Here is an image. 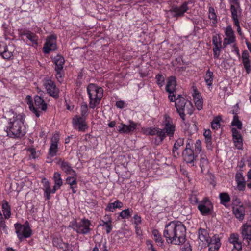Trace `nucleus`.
I'll return each instance as SVG.
<instances>
[{"mask_svg":"<svg viewBox=\"0 0 251 251\" xmlns=\"http://www.w3.org/2000/svg\"><path fill=\"white\" fill-rule=\"evenodd\" d=\"M186 227L179 221H172L165 225L163 236L168 243L182 245L186 239Z\"/></svg>","mask_w":251,"mask_h":251,"instance_id":"nucleus-1","label":"nucleus"},{"mask_svg":"<svg viewBox=\"0 0 251 251\" xmlns=\"http://www.w3.org/2000/svg\"><path fill=\"white\" fill-rule=\"evenodd\" d=\"M25 117L24 114H16L9 119L5 130L9 137L18 138L23 137L25 134Z\"/></svg>","mask_w":251,"mask_h":251,"instance_id":"nucleus-2","label":"nucleus"},{"mask_svg":"<svg viewBox=\"0 0 251 251\" xmlns=\"http://www.w3.org/2000/svg\"><path fill=\"white\" fill-rule=\"evenodd\" d=\"M168 99L171 102H175L176 112L184 122L185 120V111L190 115L193 113L194 108L191 102L187 101L181 95H170Z\"/></svg>","mask_w":251,"mask_h":251,"instance_id":"nucleus-3","label":"nucleus"},{"mask_svg":"<svg viewBox=\"0 0 251 251\" xmlns=\"http://www.w3.org/2000/svg\"><path fill=\"white\" fill-rule=\"evenodd\" d=\"M87 91L89 98V106L94 109L99 105L103 97V89L95 84H90L87 88Z\"/></svg>","mask_w":251,"mask_h":251,"instance_id":"nucleus-4","label":"nucleus"},{"mask_svg":"<svg viewBox=\"0 0 251 251\" xmlns=\"http://www.w3.org/2000/svg\"><path fill=\"white\" fill-rule=\"evenodd\" d=\"M91 226V222L89 220L85 218L81 219L79 222L73 221L71 223L69 227L72 228L74 231L77 233L86 235L90 233L92 229L90 228Z\"/></svg>","mask_w":251,"mask_h":251,"instance_id":"nucleus-5","label":"nucleus"},{"mask_svg":"<svg viewBox=\"0 0 251 251\" xmlns=\"http://www.w3.org/2000/svg\"><path fill=\"white\" fill-rule=\"evenodd\" d=\"M14 227L17 237L21 242L25 239L30 237L32 234V231L27 221L24 224L16 223L14 224Z\"/></svg>","mask_w":251,"mask_h":251,"instance_id":"nucleus-6","label":"nucleus"},{"mask_svg":"<svg viewBox=\"0 0 251 251\" xmlns=\"http://www.w3.org/2000/svg\"><path fill=\"white\" fill-rule=\"evenodd\" d=\"M164 119L163 121V131L167 136L170 138L174 136L176 131V125L173 123L172 119L168 115H164Z\"/></svg>","mask_w":251,"mask_h":251,"instance_id":"nucleus-7","label":"nucleus"},{"mask_svg":"<svg viewBox=\"0 0 251 251\" xmlns=\"http://www.w3.org/2000/svg\"><path fill=\"white\" fill-rule=\"evenodd\" d=\"M53 62L55 64L56 77L60 81V79L62 78L64 74L63 68L65 63V59L62 56L58 54L54 57Z\"/></svg>","mask_w":251,"mask_h":251,"instance_id":"nucleus-8","label":"nucleus"},{"mask_svg":"<svg viewBox=\"0 0 251 251\" xmlns=\"http://www.w3.org/2000/svg\"><path fill=\"white\" fill-rule=\"evenodd\" d=\"M86 119L80 116H75L72 119L73 127L79 131L85 132L88 128Z\"/></svg>","mask_w":251,"mask_h":251,"instance_id":"nucleus-9","label":"nucleus"},{"mask_svg":"<svg viewBox=\"0 0 251 251\" xmlns=\"http://www.w3.org/2000/svg\"><path fill=\"white\" fill-rule=\"evenodd\" d=\"M56 39L55 35H50L47 37L43 48L45 53H49L50 51L55 50L57 49Z\"/></svg>","mask_w":251,"mask_h":251,"instance_id":"nucleus-10","label":"nucleus"},{"mask_svg":"<svg viewBox=\"0 0 251 251\" xmlns=\"http://www.w3.org/2000/svg\"><path fill=\"white\" fill-rule=\"evenodd\" d=\"M189 10V7H186V4H182L180 6L173 5L169 10L173 17L177 19L183 17L185 13Z\"/></svg>","mask_w":251,"mask_h":251,"instance_id":"nucleus-11","label":"nucleus"},{"mask_svg":"<svg viewBox=\"0 0 251 251\" xmlns=\"http://www.w3.org/2000/svg\"><path fill=\"white\" fill-rule=\"evenodd\" d=\"M129 125H127L123 123L117 127L118 132L122 134H130L136 129L137 125L132 120L129 121Z\"/></svg>","mask_w":251,"mask_h":251,"instance_id":"nucleus-12","label":"nucleus"},{"mask_svg":"<svg viewBox=\"0 0 251 251\" xmlns=\"http://www.w3.org/2000/svg\"><path fill=\"white\" fill-rule=\"evenodd\" d=\"M225 37L223 41V47L226 48L227 45L234 43L236 41L234 32L230 25L227 26L224 29Z\"/></svg>","mask_w":251,"mask_h":251,"instance_id":"nucleus-13","label":"nucleus"},{"mask_svg":"<svg viewBox=\"0 0 251 251\" xmlns=\"http://www.w3.org/2000/svg\"><path fill=\"white\" fill-rule=\"evenodd\" d=\"M198 209L202 215H207L212 210L213 205L207 198H205L199 203Z\"/></svg>","mask_w":251,"mask_h":251,"instance_id":"nucleus-14","label":"nucleus"},{"mask_svg":"<svg viewBox=\"0 0 251 251\" xmlns=\"http://www.w3.org/2000/svg\"><path fill=\"white\" fill-rule=\"evenodd\" d=\"M44 86L50 96L54 98L58 97L59 90L52 80L49 79H44Z\"/></svg>","mask_w":251,"mask_h":251,"instance_id":"nucleus-15","label":"nucleus"},{"mask_svg":"<svg viewBox=\"0 0 251 251\" xmlns=\"http://www.w3.org/2000/svg\"><path fill=\"white\" fill-rule=\"evenodd\" d=\"M53 246L62 250L63 251H73V245L63 242L61 237H54L52 239Z\"/></svg>","mask_w":251,"mask_h":251,"instance_id":"nucleus-16","label":"nucleus"},{"mask_svg":"<svg viewBox=\"0 0 251 251\" xmlns=\"http://www.w3.org/2000/svg\"><path fill=\"white\" fill-rule=\"evenodd\" d=\"M183 160L187 164H190L191 166H194V162L196 160L197 155L194 152L193 150L185 149L182 153Z\"/></svg>","mask_w":251,"mask_h":251,"instance_id":"nucleus-17","label":"nucleus"},{"mask_svg":"<svg viewBox=\"0 0 251 251\" xmlns=\"http://www.w3.org/2000/svg\"><path fill=\"white\" fill-rule=\"evenodd\" d=\"M241 234L243 241L248 245L251 241V225L249 224H244L241 227Z\"/></svg>","mask_w":251,"mask_h":251,"instance_id":"nucleus-18","label":"nucleus"},{"mask_svg":"<svg viewBox=\"0 0 251 251\" xmlns=\"http://www.w3.org/2000/svg\"><path fill=\"white\" fill-rule=\"evenodd\" d=\"M59 140V136L58 134H54L51 139L50 147L49 150V154L50 157L56 155L58 152V143Z\"/></svg>","mask_w":251,"mask_h":251,"instance_id":"nucleus-19","label":"nucleus"},{"mask_svg":"<svg viewBox=\"0 0 251 251\" xmlns=\"http://www.w3.org/2000/svg\"><path fill=\"white\" fill-rule=\"evenodd\" d=\"M61 170L63 171L67 175H73L74 176H76L75 171L73 169L71 164L63 160L59 159L57 162Z\"/></svg>","mask_w":251,"mask_h":251,"instance_id":"nucleus-20","label":"nucleus"},{"mask_svg":"<svg viewBox=\"0 0 251 251\" xmlns=\"http://www.w3.org/2000/svg\"><path fill=\"white\" fill-rule=\"evenodd\" d=\"M176 79L175 76H170L167 79V83L166 84L165 89L169 93L168 96L170 95H176Z\"/></svg>","mask_w":251,"mask_h":251,"instance_id":"nucleus-21","label":"nucleus"},{"mask_svg":"<svg viewBox=\"0 0 251 251\" xmlns=\"http://www.w3.org/2000/svg\"><path fill=\"white\" fill-rule=\"evenodd\" d=\"M41 183L43 184L44 190V196L46 199L49 200L50 199V193H52L53 189L50 188V182L46 178H43L41 180Z\"/></svg>","mask_w":251,"mask_h":251,"instance_id":"nucleus-22","label":"nucleus"},{"mask_svg":"<svg viewBox=\"0 0 251 251\" xmlns=\"http://www.w3.org/2000/svg\"><path fill=\"white\" fill-rule=\"evenodd\" d=\"M153 135H156L157 137L155 138V143L156 145H159L162 143L164 139L167 137L163 128L154 127Z\"/></svg>","mask_w":251,"mask_h":251,"instance_id":"nucleus-23","label":"nucleus"},{"mask_svg":"<svg viewBox=\"0 0 251 251\" xmlns=\"http://www.w3.org/2000/svg\"><path fill=\"white\" fill-rule=\"evenodd\" d=\"M233 140L235 146L239 149H241L242 146V139L239 132L235 128L231 129Z\"/></svg>","mask_w":251,"mask_h":251,"instance_id":"nucleus-24","label":"nucleus"},{"mask_svg":"<svg viewBox=\"0 0 251 251\" xmlns=\"http://www.w3.org/2000/svg\"><path fill=\"white\" fill-rule=\"evenodd\" d=\"M233 213L236 218L242 220L245 216V208L242 205H234L232 207Z\"/></svg>","mask_w":251,"mask_h":251,"instance_id":"nucleus-25","label":"nucleus"},{"mask_svg":"<svg viewBox=\"0 0 251 251\" xmlns=\"http://www.w3.org/2000/svg\"><path fill=\"white\" fill-rule=\"evenodd\" d=\"M53 180L54 182V185L53 187L52 193H55L56 191L61 187L63 184V180L61 177V174L58 172L54 173Z\"/></svg>","mask_w":251,"mask_h":251,"instance_id":"nucleus-26","label":"nucleus"},{"mask_svg":"<svg viewBox=\"0 0 251 251\" xmlns=\"http://www.w3.org/2000/svg\"><path fill=\"white\" fill-rule=\"evenodd\" d=\"M235 180L237 184V188L240 191L244 189L246 185V181L241 172H237L235 175Z\"/></svg>","mask_w":251,"mask_h":251,"instance_id":"nucleus-27","label":"nucleus"},{"mask_svg":"<svg viewBox=\"0 0 251 251\" xmlns=\"http://www.w3.org/2000/svg\"><path fill=\"white\" fill-rule=\"evenodd\" d=\"M242 63L248 74H249L251 71L250 62L249 59V53L246 50H244L242 54Z\"/></svg>","mask_w":251,"mask_h":251,"instance_id":"nucleus-28","label":"nucleus"},{"mask_svg":"<svg viewBox=\"0 0 251 251\" xmlns=\"http://www.w3.org/2000/svg\"><path fill=\"white\" fill-rule=\"evenodd\" d=\"M34 103L35 106L43 111H45L47 108V104L44 99L40 96L36 95L34 97Z\"/></svg>","mask_w":251,"mask_h":251,"instance_id":"nucleus-29","label":"nucleus"},{"mask_svg":"<svg viewBox=\"0 0 251 251\" xmlns=\"http://www.w3.org/2000/svg\"><path fill=\"white\" fill-rule=\"evenodd\" d=\"M184 138H179L175 142L172 150L173 156L176 157L179 153L177 151L179 148L184 145Z\"/></svg>","mask_w":251,"mask_h":251,"instance_id":"nucleus-30","label":"nucleus"},{"mask_svg":"<svg viewBox=\"0 0 251 251\" xmlns=\"http://www.w3.org/2000/svg\"><path fill=\"white\" fill-rule=\"evenodd\" d=\"M2 210L4 217L9 219L11 216V207L6 200L2 201Z\"/></svg>","mask_w":251,"mask_h":251,"instance_id":"nucleus-31","label":"nucleus"},{"mask_svg":"<svg viewBox=\"0 0 251 251\" xmlns=\"http://www.w3.org/2000/svg\"><path fill=\"white\" fill-rule=\"evenodd\" d=\"M209 161L206 156L205 154H201L200 160V167L201 169V172L203 173L205 170L208 169Z\"/></svg>","mask_w":251,"mask_h":251,"instance_id":"nucleus-32","label":"nucleus"},{"mask_svg":"<svg viewBox=\"0 0 251 251\" xmlns=\"http://www.w3.org/2000/svg\"><path fill=\"white\" fill-rule=\"evenodd\" d=\"M0 55L5 59H10L13 56L12 52L8 49L7 45H2V49L0 50Z\"/></svg>","mask_w":251,"mask_h":251,"instance_id":"nucleus-33","label":"nucleus"},{"mask_svg":"<svg viewBox=\"0 0 251 251\" xmlns=\"http://www.w3.org/2000/svg\"><path fill=\"white\" fill-rule=\"evenodd\" d=\"M209 246H210V250L214 249L215 251H218L221 246L220 238L216 235L213 236L211 239V242Z\"/></svg>","mask_w":251,"mask_h":251,"instance_id":"nucleus-34","label":"nucleus"},{"mask_svg":"<svg viewBox=\"0 0 251 251\" xmlns=\"http://www.w3.org/2000/svg\"><path fill=\"white\" fill-rule=\"evenodd\" d=\"M123 206V204L119 200H116L113 203H109L105 208L107 211L113 212L116 208H121Z\"/></svg>","mask_w":251,"mask_h":251,"instance_id":"nucleus-35","label":"nucleus"},{"mask_svg":"<svg viewBox=\"0 0 251 251\" xmlns=\"http://www.w3.org/2000/svg\"><path fill=\"white\" fill-rule=\"evenodd\" d=\"M239 9V6L238 4L236 6L231 5L230 6V11L231 13V17L234 22V24H238V10Z\"/></svg>","mask_w":251,"mask_h":251,"instance_id":"nucleus-36","label":"nucleus"},{"mask_svg":"<svg viewBox=\"0 0 251 251\" xmlns=\"http://www.w3.org/2000/svg\"><path fill=\"white\" fill-rule=\"evenodd\" d=\"M66 181V183L70 185L73 193H75L77 188L76 179L74 177L69 176L67 177Z\"/></svg>","mask_w":251,"mask_h":251,"instance_id":"nucleus-37","label":"nucleus"},{"mask_svg":"<svg viewBox=\"0 0 251 251\" xmlns=\"http://www.w3.org/2000/svg\"><path fill=\"white\" fill-rule=\"evenodd\" d=\"M199 239L201 242L208 241V234L204 229L200 228L198 230Z\"/></svg>","mask_w":251,"mask_h":251,"instance_id":"nucleus-38","label":"nucleus"},{"mask_svg":"<svg viewBox=\"0 0 251 251\" xmlns=\"http://www.w3.org/2000/svg\"><path fill=\"white\" fill-rule=\"evenodd\" d=\"M26 98L28 99L27 104L29 106V109L33 113L35 114L37 117H39L40 115V111L38 110L33 105L31 100V97L28 95Z\"/></svg>","mask_w":251,"mask_h":251,"instance_id":"nucleus-39","label":"nucleus"},{"mask_svg":"<svg viewBox=\"0 0 251 251\" xmlns=\"http://www.w3.org/2000/svg\"><path fill=\"white\" fill-rule=\"evenodd\" d=\"M204 80L209 87L212 85L213 81V74L209 69L207 71L204 75Z\"/></svg>","mask_w":251,"mask_h":251,"instance_id":"nucleus-40","label":"nucleus"},{"mask_svg":"<svg viewBox=\"0 0 251 251\" xmlns=\"http://www.w3.org/2000/svg\"><path fill=\"white\" fill-rule=\"evenodd\" d=\"M26 37L31 42L33 46L38 45V37L35 33L30 31Z\"/></svg>","mask_w":251,"mask_h":251,"instance_id":"nucleus-41","label":"nucleus"},{"mask_svg":"<svg viewBox=\"0 0 251 251\" xmlns=\"http://www.w3.org/2000/svg\"><path fill=\"white\" fill-rule=\"evenodd\" d=\"M212 43L214 48H222V38L219 34L214 35L212 37Z\"/></svg>","mask_w":251,"mask_h":251,"instance_id":"nucleus-42","label":"nucleus"},{"mask_svg":"<svg viewBox=\"0 0 251 251\" xmlns=\"http://www.w3.org/2000/svg\"><path fill=\"white\" fill-rule=\"evenodd\" d=\"M219 198L221 201V203L225 205L226 203L230 201V197L226 193H221L219 195Z\"/></svg>","mask_w":251,"mask_h":251,"instance_id":"nucleus-43","label":"nucleus"},{"mask_svg":"<svg viewBox=\"0 0 251 251\" xmlns=\"http://www.w3.org/2000/svg\"><path fill=\"white\" fill-rule=\"evenodd\" d=\"M152 235L154 236V239L156 243L162 245L163 243V240L161 234L157 230H153L152 231Z\"/></svg>","mask_w":251,"mask_h":251,"instance_id":"nucleus-44","label":"nucleus"},{"mask_svg":"<svg viewBox=\"0 0 251 251\" xmlns=\"http://www.w3.org/2000/svg\"><path fill=\"white\" fill-rule=\"evenodd\" d=\"M133 212L132 209L127 208L122 211L119 213V216L122 219H128L131 216V213Z\"/></svg>","mask_w":251,"mask_h":251,"instance_id":"nucleus-45","label":"nucleus"},{"mask_svg":"<svg viewBox=\"0 0 251 251\" xmlns=\"http://www.w3.org/2000/svg\"><path fill=\"white\" fill-rule=\"evenodd\" d=\"M222 120L220 116L214 117L211 122V127L214 129H217L220 127V122Z\"/></svg>","mask_w":251,"mask_h":251,"instance_id":"nucleus-46","label":"nucleus"},{"mask_svg":"<svg viewBox=\"0 0 251 251\" xmlns=\"http://www.w3.org/2000/svg\"><path fill=\"white\" fill-rule=\"evenodd\" d=\"M231 126H237L239 129H241L242 127V122L239 120L238 115L233 116V119L231 122Z\"/></svg>","mask_w":251,"mask_h":251,"instance_id":"nucleus-47","label":"nucleus"},{"mask_svg":"<svg viewBox=\"0 0 251 251\" xmlns=\"http://www.w3.org/2000/svg\"><path fill=\"white\" fill-rule=\"evenodd\" d=\"M239 235L237 233H232L228 238V241L230 244H235L236 243H241L239 242Z\"/></svg>","mask_w":251,"mask_h":251,"instance_id":"nucleus-48","label":"nucleus"},{"mask_svg":"<svg viewBox=\"0 0 251 251\" xmlns=\"http://www.w3.org/2000/svg\"><path fill=\"white\" fill-rule=\"evenodd\" d=\"M80 111L81 116H80V117L86 118L88 115V105L86 103H84L81 105Z\"/></svg>","mask_w":251,"mask_h":251,"instance_id":"nucleus-49","label":"nucleus"},{"mask_svg":"<svg viewBox=\"0 0 251 251\" xmlns=\"http://www.w3.org/2000/svg\"><path fill=\"white\" fill-rule=\"evenodd\" d=\"M28 152L30 153V158L32 159H36L39 156V153L36 151L34 148H29L28 149Z\"/></svg>","mask_w":251,"mask_h":251,"instance_id":"nucleus-50","label":"nucleus"},{"mask_svg":"<svg viewBox=\"0 0 251 251\" xmlns=\"http://www.w3.org/2000/svg\"><path fill=\"white\" fill-rule=\"evenodd\" d=\"M195 153H200L201 151V142L200 140H197L195 143Z\"/></svg>","mask_w":251,"mask_h":251,"instance_id":"nucleus-51","label":"nucleus"},{"mask_svg":"<svg viewBox=\"0 0 251 251\" xmlns=\"http://www.w3.org/2000/svg\"><path fill=\"white\" fill-rule=\"evenodd\" d=\"M193 97L194 102L203 100L200 93L196 89L194 90Z\"/></svg>","mask_w":251,"mask_h":251,"instance_id":"nucleus-52","label":"nucleus"},{"mask_svg":"<svg viewBox=\"0 0 251 251\" xmlns=\"http://www.w3.org/2000/svg\"><path fill=\"white\" fill-rule=\"evenodd\" d=\"M155 78L157 81V84L160 86L161 87L163 85V82L164 81V77L161 74H157L156 75Z\"/></svg>","mask_w":251,"mask_h":251,"instance_id":"nucleus-53","label":"nucleus"},{"mask_svg":"<svg viewBox=\"0 0 251 251\" xmlns=\"http://www.w3.org/2000/svg\"><path fill=\"white\" fill-rule=\"evenodd\" d=\"M0 227L6 234L8 233L7 227L6 222L4 219H1L0 221Z\"/></svg>","mask_w":251,"mask_h":251,"instance_id":"nucleus-54","label":"nucleus"},{"mask_svg":"<svg viewBox=\"0 0 251 251\" xmlns=\"http://www.w3.org/2000/svg\"><path fill=\"white\" fill-rule=\"evenodd\" d=\"M233 248L231 251H241L242 250V245L241 243H236L233 244Z\"/></svg>","mask_w":251,"mask_h":251,"instance_id":"nucleus-55","label":"nucleus"},{"mask_svg":"<svg viewBox=\"0 0 251 251\" xmlns=\"http://www.w3.org/2000/svg\"><path fill=\"white\" fill-rule=\"evenodd\" d=\"M133 219L134 220V223L136 226H138L141 223V217L138 214H135L133 216Z\"/></svg>","mask_w":251,"mask_h":251,"instance_id":"nucleus-56","label":"nucleus"},{"mask_svg":"<svg viewBox=\"0 0 251 251\" xmlns=\"http://www.w3.org/2000/svg\"><path fill=\"white\" fill-rule=\"evenodd\" d=\"M221 49V48H213V55H214V57L215 58H218L219 57Z\"/></svg>","mask_w":251,"mask_h":251,"instance_id":"nucleus-57","label":"nucleus"},{"mask_svg":"<svg viewBox=\"0 0 251 251\" xmlns=\"http://www.w3.org/2000/svg\"><path fill=\"white\" fill-rule=\"evenodd\" d=\"M206 146L207 150H212L213 145L212 144L211 138L205 139Z\"/></svg>","mask_w":251,"mask_h":251,"instance_id":"nucleus-58","label":"nucleus"},{"mask_svg":"<svg viewBox=\"0 0 251 251\" xmlns=\"http://www.w3.org/2000/svg\"><path fill=\"white\" fill-rule=\"evenodd\" d=\"M154 127H148L144 130V133L146 135H153Z\"/></svg>","mask_w":251,"mask_h":251,"instance_id":"nucleus-59","label":"nucleus"},{"mask_svg":"<svg viewBox=\"0 0 251 251\" xmlns=\"http://www.w3.org/2000/svg\"><path fill=\"white\" fill-rule=\"evenodd\" d=\"M208 17L209 19L213 20V21H212L213 24L216 25L217 24V15H216L215 12L214 13L209 14Z\"/></svg>","mask_w":251,"mask_h":251,"instance_id":"nucleus-60","label":"nucleus"},{"mask_svg":"<svg viewBox=\"0 0 251 251\" xmlns=\"http://www.w3.org/2000/svg\"><path fill=\"white\" fill-rule=\"evenodd\" d=\"M239 110V104L237 103L233 107V109L231 111V112L234 116L238 115V112Z\"/></svg>","mask_w":251,"mask_h":251,"instance_id":"nucleus-61","label":"nucleus"},{"mask_svg":"<svg viewBox=\"0 0 251 251\" xmlns=\"http://www.w3.org/2000/svg\"><path fill=\"white\" fill-rule=\"evenodd\" d=\"M195 106L198 110H201L203 108V100L194 102Z\"/></svg>","mask_w":251,"mask_h":251,"instance_id":"nucleus-62","label":"nucleus"},{"mask_svg":"<svg viewBox=\"0 0 251 251\" xmlns=\"http://www.w3.org/2000/svg\"><path fill=\"white\" fill-rule=\"evenodd\" d=\"M115 105L117 108L120 109L124 108L126 106V104L125 102L122 100L117 101Z\"/></svg>","mask_w":251,"mask_h":251,"instance_id":"nucleus-63","label":"nucleus"},{"mask_svg":"<svg viewBox=\"0 0 251 251\" xmlns=\"http://www.w3.org/2000/svg\"><path fill=\"white\" fill-rule=\"evenodd\" d=\"M112 223H108L107 225L105 226V229L107 234H109L112 230Z\"/></svg>","mask_w":251,"mask_h":251,"instance_id":"nucleus-64","label":"nucleus"}]
</instances>
